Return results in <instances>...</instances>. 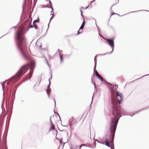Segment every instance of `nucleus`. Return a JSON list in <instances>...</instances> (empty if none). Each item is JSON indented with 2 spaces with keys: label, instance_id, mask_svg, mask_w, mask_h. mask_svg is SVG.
Returning a JSON list of instances; mask_svg holds the SVG:
<instances>
[{
  "label": "nucleus",
  "instance_id": "aec40b11",
  "mask_svg": "<svg viewBox=\"0 0 149 149\" xmlns=\"http://www.w3.org/2000/svg\"><path fill=\"white\" fill-rule=\"evenodd\" d=\"M53 16H52V17L51 18V19H52L53 18Z\"/></svg>",
  "mask_w": 149,
  "mask_h": 149
},
{
  "label": "nucleus",
  "instance_id": "5701e85b",
  "mask_svg": "<svg viewBox=\"0 0 149 149\" xmlns=\"http://www.w3.org/2000/svg\"><path fill=\"white\" fill-rule=\"evenodd\" d=\"M112 149H113V148H112Z\"/></svg>",
  "mask_w": 149,
  "mask_h": 149
},
{
  "label": "nucleus",
  "instance_id": "39448f33",
  "mask_svg": "<svg viewBox=\"0 0 149 149\" xmlns=\"http://www.w3.org/2000/svg\"><path fill=\"white\" fill-rule=\"evenodd\" d=\"M107 41L108 42L109 45L113 49L114 47V41L113 40L111 39H107Z\"/></svg>",
  "mask_w": 149,
  "mask_h": 149
},
{
  "label": "nucleus",
  "instance_id": "ddd939ff",
  "mask_svg": "<svg viewBox=\"0 0 149 149\" xmlns=\"http://www.w3.org/2000/svg\"><path fill=\"white\" fill-rule=\"evenodd\" d=\"M33 26H34L35 29H37V26L36 24L35 23V24L34 25L33 24Z\"/></svg>",
  "mask_w": 149,
  "mask_h": 149
},
{
  "label": "nucleus",
  "instance_id": "f3484780",
  "mask_svg": "<svg viewBox=\"0 0 149 149\" xmlns=\"http://www.w3.org/2000/svg\"><path fill=\"white\" fill-rule=\"evenodd\" d=\"M95 74H97L98 73V72L96 71L95 72Z\"/></svg>",
  "mask_w": 149,
  "mask_h": 149
},
{
  "label": "nucleus",
  "instance_id": "f257e3e1",
  "mask_svg": "<svg viewBox=\"0 0 149 149\" xmlns=\"http://www.w3.org/2000/svg\"><path fill=\"white\" fill-rule=\"evenodd\" d=\"M112 107L109 115L112 118V123L110 128V131L113 138L115 135L117 124L120 117L121 116V111L119 108L117 103L115 102H112Z\"/></svg>",
  "mask_w": 149,
  "mask_h": 149
},
{
  "label": "nucleus",
  "instance_id": "f8f14e48",
  "mask_svg": "<svg viewBox=\"0 0 149 149\" xmlns=\"http://www.w3.org/2000/svg\"><path fill=\"white\" fill-rule=\"evenodd\" d=\"M39 22V18H38L37 19L35 20L33 22V24L34 25V24H35V22Z\"/></svg>",
  "mask_w": 149,
  "mask_h": 149
},
{
  "label": "nucleus",
  "instance_id": "a211bd4d",
  "mask_svg": "<svg viewBox=\"0 0 149 149\" xmlns=\"http://www.w3.org/2000/svg\"><path fill=\"white\" fill-rule=\"evenodd\" d=\"M33 26L32 25H31L30 26V28H33Z\"/></svg>",
  "mask_w": 149,
  "mask_h": 149
},
{
  "label": "nucleus",
  "instance_id": "f03ea898",
  "mask_svg": "<svg viewBox=\"0 0 149 149\" xmlns=\"http://www.w3.org/2000/svg\"><path fill=\"white\" fill-rule=\"evenodd\" d=\"M24 28L21 26L15 36L17 46L20 50L23 56L26 57L25 53L27 49V44L25 37L24 36Z\"/></svg>",
  "mask_w": 149,
  "mask_h": 149
},
{
  "label": "nucleus",
  "instance_id": "dca6fc26",
  "mask_svg": "<svg viewBox=\"0 0 149 149\" xmlns=\"http://www.w3.org/2000/svg\"><path fill=\"white\" fill-rule=\"evenodd\" d=\"M72 121H73V120H74V121L75 120V119H74L73 117H72Z\"/></svg>",
  "mask_w": 149,
  "mask_h": 149
},
{
  "label": "nucleus",
  "instance_id": "9b49d317",
  "mask_svg": "<svg viewBox=\"0 0 149 149\" xmlns=\"http://www.w3.org/2000/svg\"><path fill=\"white\" fill-rule=\"evenodd\" d=\"M84 145L83 144H82L80 145V146H79V147L78 146H74V149H80L81 147L82 146H83Z\"/></svg>",
  "mask_w": 149,
  "mask_h": 149
},
{
  "label": "nucleus",
  "instance_id": "412c9836",
  "mask_svg": "<svg viewBox=\"0 0 149 149\" xmlns=\"http://www.w3.org/2000/svg\"><path fill=\"white\" fill-rule=\"evenodd\" d=\"M49 2H50V3H51V1H49Z\"/></svg>",
  "mask_w": 149,
  "mask_h": 149
},
{
  "label": "nucleus",
  "instance_id": "7ed1b4c3",
  "mask_svg": "<svg viewBox=\"0 0 149 149\" xmlns=\"http://www.w3.org/2000/svg\"><path fill=\"white\" fill-rule=\"evenodd\" d=\"M35 65L34 61H31L30 63L22 66L19 69L17 74L11 79V81L13 83L17 82L18 79L27 71L29 67L34 68Z\"/></svg>",
  "mask_w": 149,
  "mask_h": 149
},
{
  "label": "nucleus",
  "instance_id": "9d476101",
  "mask_svg": "<svg viewBox=\"0 0 149 149\" xmlns=\"http://www.w3.org/2000/svg\"><path fill=\"white\" fill-rule=\"evenodd\" d=\"M98 77V78L100 79L102 81H103V78L99 74V73L97 74L96 75Z\"/></svg>",
  "mask_w": 149,
  "mask_h": 149
},
{
  "label": "nucleus",
  "instance_id": "423d86ee",
  "mask_svg": "<svg viewBox=\"0 0 149 149\" xmlns=\"http://www.w3.org/2000/svg\"><path fill=\"white\" fill-rule=\"evenodd\" d=\"M85 22L84 21H83L81 26L79 30L78 31V32L77 33V34H79L82 32L83 31L82 29H83L84 27V26L85 25Z\"/></svg>",
  "mask_w": 149,
  "mask_h": 149
},
{
  "label": "nucleus",
  "instance_id": "0eeeda50",
  "mask_svg": "<svg viewBox=\"0 0 149 149\" xmlns=\"http://www.w3.org/2000/svg\"><path fill=\"white\" fill-rule=\"evenodd\" d=\"M105 143L106 146L112 148V142H109L108 140L107 139H106L105 140Z\"/></svg>",
  "mask_w": 149,
  "mask_h": 149
},
{
  "label": "nucleus",
  "instance_id": "4be33fe9",
  "mask_svg": "<svg viewBox=\"0 0 149 149\" xmlns=\"http://www.w3.org/2000/svg\"><path fill=\"white\" fill-rule=\"evenodd\" d=\"M56 132L57 133V131H56Z\"/></svg>",
  "mask_w": 149,
  "mask_h": 149
},
{
  "label": "nucleus",
  "instance_id": "1a4fd4ad",
  "mask_svg": "<svg viewBox=\"0 0 149 149\" xmlns=\"http://www.w3.org/2000/svg\"><path fill=\"white\" fill-rule=\"evenodd\" d=\"M50 121L51 123V127L49 128V131L55 129V127L54 126V125L53 124L52 122L51 121V120H50Z\"/></svg>",
  "mask_w": 149,
  "mask_h": 149
},
{
  "label": "nucleus",
  "instance_id": "20e7f679",
  "mask_svg": "<svg viewBox=\"0 0 149 149\" xmlns=\"http://www.w3.org/2000/svg\"><path fill=\"white\" fill-rule=\"evenodd\" d=\"M116 94L117 95L116 97V100L118 101L119 104H121L122 102V95L118 91L116 92Z\"/></svg>",
  "mask_w": 149,
  "mask_h": 149
},
{
  "label": "nucleus",
  "instance_id": "2eb2a0df",
  "mask_svg": "<svg viewBox=\"0 0 149 149\" xmlns=\"http://www.w3.org/2000/svg\"><path fill=\"white\" fill-rule=\"evenodd\" d=\"M59 143L60 144H61L62 143V140H60Z\"/></svg>",
  "mask_w": 149,
  "mask_h": 149
},
{
  "label": "nucleus",
  "instance_id": "6e6552de",
  "mask_svg": "<svg viewBox=\"0 0 149 149\" xmlns=\"http://www.w3.org/2000/svg\"><path fill=\"white\" fill-rule=\"evenodd\" d=\"M33 69H33V68H31L30 72L29 74V77L30 78L33 74Z\"/></svg>",
  "mask_w": 149,
  "mask_h": 149
},
{
  "label": "nucleus",
  "instance_id": "6ab92c4d",
  "mask_svg": "<svg viewBox=\"0 0 149 149\" xmlns=\"http://www.w3.org/2000/svg\"><path fill=\"white\" fill-rule=\"evenodd\" d=\"M116 14V13H113L111 15H114V14Z\"/></svg>",
  "mask_w": 149,
  "mask_h": 149
},
{
  "label": "nucleus",
  "instance_id": "4468645a",
  "mask_svg": "<svg viewBox=\"0 0 149 149\" xmlns=\"http://www.w3.org/2000/svg\"><path fill=\"white\" fill-rule=\"evenodd\" d=\"M60 56L61 61H62L63 60V58H62V56L60 54Z\"/></svg>",
  "mask_w": 149,
  "mask_h": 149
}]
</instances>
